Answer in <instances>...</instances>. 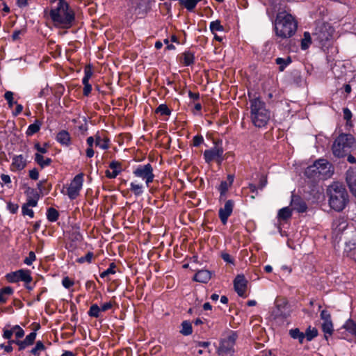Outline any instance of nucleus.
Here are the masks:
<instances>
[{"label": "nucleus", "mask_w": 356, "mask_h": 356, "mask_svg": "<svg viewBox=\"0 0 356 356\" xmlns=\"http://www.w3.org/2000/svg\"><path fill=\"white\" fill-rule=\"evenodd\" d=\"M44 13L49 15L54 26L60 29L70 28L75 19L74 13L65 0H53L51 8Z\"/></svg>", "instance_id": "1"}, {"label": "nucleus", "mask_w": 356, "mask_h": 356, "mask_svg": "<svg viewBox=\"0 0 356 356\" xmlns=\"http://www.w3.org/2000/svg\"><path fill=\"white\" fill-rule=\"evenodd\" d=\"M271 118V112L259 97L250 99V118L252 124L258 128L265 127Z\"/></svg>", "instance_id": "2"}, {"label": "nucleus", "mask_w": 356, "mask_h": 356, "mask_svg": "<svg viewBox=\"0 0 356 356\" xmlns=\"http://www.w3.org/2000/svg\"><path fill=\"white\" fill-rule=\"evenodd\" d=\"M297 27L298 23L291 14L286 11H281L277 14L275 29L278 37L282 38L291 37L295 34Z\"/></svg>", "instance_id": "3"}, {"label": "nucleus", "mask_w": 356, "mask_h": 356, "mask_svg": "<svg viewBox=\"0 0 356 356\" xmlns=\"http://www.w3.org/2000/svg\"><path fill=\"white\" fill-rule=\"evenodd\" d=\"M329 204L334 210L342 211L348 202V195L346 188L338 183L330 185L327 189Z\"/></svg>", "instance_id": "4"}, {"label": "nucleus", "mask_w": 356, "mask_h": 356, "mask_svg": "<svg viewBox=\"0 0 356 356\" xmlns=\"http://www.w3.org/2000/svg\"><path fill=\"white\" fill-rule=\"evenodd\" d=\"M305 174L314 180L326 179L332 176L333 169L327 160L318 159L306 168Z\"/></svg>", "instance_id": "5"}, {"label": "nucleus", "mask_w": 356, "mask_h": 356, "mask_svg": "<svg viewBox=\"0 0 356 356\" xmlns=\"http://www.w3.org/2000/svg\"><path fill=\"white\" fill-rule=\"evenodd\" d=\"M332 149L335 156L343 157L356 149V140L350 134H341L335 139Z\"/></svg>", "instance_id": "6"}, {"label": "nucleus", "mask_w": 356, "mask_h": 356, "mask_svg": "<svg viewBox=\"0 0 356 356\" xmlns=\"http://www.w3.org/2000/svg\"><path fill=\"white\" fill-rule=\"evenodd\" d=\"M203 157L207 164L216 162L218 165H221L225 159L222 142H215L213 147L204 150Z\"/></svg>", "instance_id": "7"}, {"label": "nucleus", "mask_w": 356, "mask_h": 356, "mask_svg": "<svg viewBox=\"0 0 356 356\" xmlns=\"http://www.w3.org/2000/svg\"><path fill=\"white\" fill-rule=\"evenodd\" d=\"M334 29L327 23L318 24L313 33V38L321 45L325 46L332 38Z\"/></svg>", "instance_id": "8"}, {"label": "nucleus", "mask_w": 356, "mask_h": 356, "mask_svg": "<svg viewBox=\"0 0 356 356\" xmlns=\"http://www.w3.org/2000/svg\"><path fill=\"white\" fill-rule=\"evenodd\" d=\"M133 175L145 181L147 187L154 181V175L153 168L150 163L138 165L133 170Z\"/></svg>", "instance_id": "9"}, {"label": "nucleus", "mask_w": 356, "mask_h": 356, "mask_svg": "<svg viewBox=\"0 0 356 356\" xmlns=\"http://www.w3.org/2000/svg\"><path fill=\"white\" fill-rule=\"evenodd\" d=\"M6 280L10 283H16L19 281L29 284L32 281L31 271L26 269H20L6 275Z\"/></svg>", "instance_id": "10"}, {"label": "nucleus", "mask_w": 356, "mask_h": 356, "mask_svg": "<svg viewBox=\"0 0 356 356\" xmlns=\"http://www.w3.org/2000/svg\"><path fill=\"white\" fill-rule=\"evenodd\" d=\"M236 339V334L232 332L226 339L221 340L220 346L218 349V354L220 356H227L232 352L235 341Z\"/></svg>", "instance_id": "11"}, {"label": "nucleus", "mask_w": 356, "mask_h": 356, "mask_svg": "<svg viewBox=\"0 0 356 356\" xmlns=\"http://www.w3.org/2000/svg\"><path fill=\"white\" fill-rule=\"evenodd\" d=\"M83 183V174L80 173L74 177L67 188V195L71 200H74L79 195L82 188Z\"/></svg>", "instance_id": "12"}, {"label": "nucleus", "mask_w": 356, "mask_h": 356, "mask_svg": "<svg viewBox=\"0 0 356 356\" xmlns=\"http://www.w3.org/2000/svg\"><path fill=\"white\" fill-rule=\"evenodd\" d=\"M234 207V202L232 200H227L224 207L218 211L219 218L223 225L227 222L228 218L231 216Z\"/></svg>", "instance_id": "13"}, {"label": "nucleus", "mask_w": 356, "mask_h": 356, "mask_svg": "<svg viewBox=\"0 0 356 356\" xmlns=\"http://www.w3.org/2000/svg\"><path fill=\"white\" fill-rule=\"evenodd\" d=\"M234 286L236 292L241 297H245L247 289V280L243 275H238L234 280Z\"/></svg>", "instance_id": "14"}, {"label": "nucleus", "mask_w": 356, "mask_h": 356, "mask_svg": "<svg viewBox=\"0 0 356 356\" xmlns=\"http://www.w3.org/2000/svg\"><path fill=\"white\" fill-rule=\"evenodd\" d=\"M346 181L352 193L356 197V168H350L347 171Z\"/></svg>", "instance_id": "15"}, {"label": "nucleus", "mask_w": 356, "mask_h": 356, "mask_svg": "<svg viewBox=\"0 0 356 356\" xmlns=\"http://www.w3.org/2000/svg\"><path fill=\"white\" fill-rule=\"evenodd\" d=\"M346 181L352 193L356 197V168H350L347 171Z\"/></svg>", "instance_id": "16"}, {"label": "nucleus", "mask_w": 356, "mask_h": 356, "mask_svg": "<svg viewBox=\"0 0 356 356\" xmlns=\"http://www.w3.org/2000/svg\"><path fill=\"white\" fill-rule=\"evenodd\" d=\"M291 206L292 209L296 210L299 213L305 212L307 210L306 203L298 196H292Z\"/></svg>", "instance_id": "17"}, {"label": "nucleus", "mask_w": 356, "mask_h": 356, "mask_svg": "<svg viewBox=\"0 0 356 356\" xmlns=\"http://www.w3.org/2000/svg\"><path fill=\"white\" fill-rule=\"evenodd\" d=\"M347 227L348 223L343 218H337L332 223V230L336 236L341 234Z\"/></svg>", "instance_id": "18"}, {"label": "nucleus", "mask_w": 356, "mask_h": 356, "mask_svg": "<svg viewBox=\"0 0 356 356\" xmlns=\"http://www.w3.org/2000/svg\"><path fill=\"white\" fill-rule=\"evenodd\" d=\"M35 337L36 333L35 332H32L28 334L24 340L16 341V344L19 346V350H24L26 347L32 345L35 339Z\"/></svg>", "instance_id": "19"}, {"label": "nucleus", "mask_w": 356, "mask_h": 356, "mask_svg": "<svg viewBox=\"0 0 356 356\" xmlns=\"http://www.w3.org/2000/svg\"><path fill=\"white\" fill-rule=\"evenodd\" d=\"M26 165V160L22 155L15 156L13 158L12 168L15 170H22Z\"/></svg>", "instance_id": "20"}, {"label": "nucleus", "mask_w": 356, "mask_h": 356, "mask_svg": "<svg viewBox=\"0 0 356 356\" xmlns=\"http://www.w3.org/2000/svg\"><path fill=\"white\" fill-rule=\"evenodd\" d=\"M211 277V273L207 270H199L194 276V280L196 282L207 283Z\"/></svg>", "instance_id": "21"}, {"label": "nucleus", "mask_w": 356, "mask_h": 356, "mask_svg": "<svg viewBox=\"0 0 356 356\" xmlns=\"http://www.w3.org/2000/svg\"><path fill=\"white\" fill-rule=\"evenodd\" d=\"M108 143L109 139L104 135H95V145L102 149H107L109 147Z\"/></svg>", "instance_id": "22"}, {"label": "nucleus", "mask_w": 356, "mask_h": 356, "mask_svg": "<svg viewBox=\"0 0 356 356\" xmlns=\"http://www.w3.org/2000/svg\"><path fill=\"white\" fill-rule=\"evenodd\" d=\"M35 161L42 168H44L51 165L52 160L50 158L44 157L39 153L35 154Z\"/></svg>", "instance_id": "23"}, {"label": "nucleus", "mask_w": 356, "mask_h": 356, "mask_svg": "<svg viewBox=\"0 0 356 356\" xmlns=\"http://www.w3.org/2000/svg\"><path fill=\"white\" fill-rule=\"evenodd\" d=\"M13 292V289L10 286H6L0 289V304L6 303Z\"/></svg>", "instance_id": "24"}, {"label": "nucleus", "mask_w": 356, "mask_h": 356, "mask_svg": "<svg viewBox=\"0 0 356 356\" xmlns=\"http://www.w3.org/2000/svg\"><path fill=\"white\" fill-rule=\"evenodd\" d=\"M56 140L62 145H69L70 141L69 133L66 131H60L56 136Z\"/></svg>", "instance_id": "25"}, {"label": "nucleus", "mask_w": 356, "mask_h": 356, "mask_svg": "<svg viewBox=\"0 0 356 356\" xmlns=\"http://www.w3.org/2000/svg\"><path fill=\"white\" fill-rule=\"evenodd\" d=\"M130 191L136 195L140 196L144 193V186L141 184L132 181L130 183Z\"/></svg>", "instance_id": "26"}, {"label": "nucleus", "mask_w": 356, "mask_h": 356, "mask_svg": "<svg viewBox=\"0 0 356 356\" xmlns=\"http://www.w3.org/2000/svg\"><path fill=\"white\" fill-rule=\"evenodd\" d=\"M42 122L40 120H36L33 124H31L28 127L27 130L26 131V134L27 136H32L35 134V133L39 131Z\"/></svg>", "instance_id": "27"}, {"label": "nucleus", "mask_w": 356, "mask_h": 356, "mask_svg": "<svg viewBox=\"0 0 356 356\" xmlns=\"http://www.w3.org/2000/svg\"><path fill=\"white\" fill-rule=\"evenodd\" d=\"M289 335L291 338L298 339L300 343H302L305 340V333L300 332L298 328L290 330Z\"/></svg>", "instance_id": "28"}, {"label": "nucleus", "mask_w": 356, "mask_h": 356, "mask_svg": "<svg viewBox=\"0 0 356 356\" xmlns=\"http://www.w3.org/2000/svg\"><path fill=\"white\" fill-rule=\"evenodd\" d=\"M292 209L289 207H284L281 209L277 214V217L280 220H286L291 218L292 212Z\"/></svg>", "instance_id": "29"}, {"label": "nucleus", "mask_w": 356, "mask_h": 356, "mask_svg": "<svg viewBox=\"0 0 356 356\" xmlns=\"http://www.w3.org/2000/svg\"><path fill=\"white\" fill-rule=\"evenodd\" d=\"M194 59V54L191 51H185L182 54V63L186 66L193 64Z\"/></svg>", "instance_id": "30"}, {"label": "nucleus", "mask_w": 356, "mask_h": 356, "mask_svg": "<svg viewBox=\"0 0 356 356\" xmlns=\"http://www.w3.org/2000/svg\"><path fill=\"white\" fill-rule=\"evenodd\" d=\"M322 330L326 339L327 338V335L331 336L334 330L332 321H324L322 323Z\"/></svg>", "instance_id": "31"}, {"label": "nucleus", "mask_w": 356, "mask_h": 356, "mask_svg": "<svg viewBox=\"0 0 356 356\" xmlns=\"http://www.w3.org/2000/svg\"><path fill=\"white\" fill-rule=\"evenodd\" d=\"M181 329L180 333L184 336H188L192 334L193 328L191 323L188 321H184L181 323Z\"/></svg>", "instance_id": "32"}, {"label": "nucleus", "mask_w": 356, "mask_h": 356, "mask_svg": "<svg viewBox=\"0 0 356 356\" xmlns=\"http://www.w3.org/2000/svg\"><path fill=\"white\" fill-rule=\"evenodd\" d=\"M275 63L279 65L280 71L282 72L291 63V59L289 57L287 58H277L275 59Z\"/></svg>", "instance_id": "33"}, {"label": "nucleus", "mask_w": 356, "mask_h": 356, "mask_svg": "<svg viewBox=\"0 0 356 356\" xmlns=\"http://www.w3.org/2000/svg\"><path fill=\"white\" fill-rule=\"evenodd\" d=\"M303 38L301 41V49L306 50L309 48L312 42V37L309 32H305Z\"/></svg>", "instance_id": "34"}, {"label": "nucleus", "mask_w": 356, "mask_h": 356, "mask_svg": "<svg viewBox=\"0 0 356 356\" xmlns=\"http://www.w3.org/2000/svg\"><path fill=\"white\" fill-rule=\"evenodd\" d=\"M318 335V330L315 327H309L305 333V339L306 338L308 341H312Z\"/></svg>", "instance_id": "35"}, {"label": "nucleus", "mask_w": 356, "mask_h": 356, "mask_svg": "<svg viewBox=\"0 0 356 356\" xmlns=\"http://www.w3.org/2000/svg\"><path fill=\"white\" fill-rule=\"evenodd\" d=\"M58 212L54 208H49L47 211V218L50 222H56L58 218Z\"/></svg>", "instance_id": "36"}, {"label": "nucleus", "mask_w": 356, "mask_h": 356, "mask_svg": "<svg viewBox=\"0 0 356 356\" xmlns=\"http://www.w3.org/2000/svg\"><path fill=\"white\" fill-rule=\"evenodd\" d=\"M343 327L350 334L356 336V323L352 320H348L346 322Z\"/></svg>", "instance_id": "37"}, {"label": "nucleus", "mask_w": 356, "mask_h": 356, "mask_svg": "<svg viewBox=\"0 0 356 356\" xmlns=\"http://www.w3.org/2000/svg\"><path fill=\"white\" fill-rule=\"evenodd\" d=\"M101 312V307H99L97 304H93L90 306L88 314L91 317L98 318Z\"/></svg>", "instance_id": "38"}, {"label": "nucleus", "mask_w": 356, "mask_h": 356, "mask_svg": "<svg viewBox=\"0 0 356 356\" xmlns=\"http://www.w3.org/2000/svg\"><path fill=\"white\" fill-rule=\"evenodd\" d=\"M179 4L183 6L187 10L193 11L196 7L194 0H181Z\"/></svg>", "instance_id": "39"}, {"label": "nucleus", "mask_w": 356, "mask_h": 356, "mask_svg": "<svg viewBox=\"0 0 356 356\" xmlns=\"http://www.w3.org/2000/svg\"><path fill=\"white\" fill-rule=\"evenodd\" d=\"M45 349L44 345L40 341H37L35 347L31 349V353L35 356H39L41 351Z\"/></svg>", "instance_id": "40"}, {"label": "nucleus", "mask_w": 356, "mask_h": 356, "mask_svg": "<svg viewBox=\"0 0 356 356\" xmlns=\"http://www.w3.org/2000/svg\"><path fill=\"white\" fill-rule=\"evenodd\" d=\"M92 74V67L90 65H86L84 68V76L83 77L82 83L89 82Z\"/></svg>", "instance_id": "41"}, {"label": "nucleus", "mask_w": 356, "mask_h": 356, "mask_svg": "<svg viewBox=\"0 0 356 356\" xmlns=\"http://www.w3.org/2000/svg\"><path fill=\"white\" fill-rule=\"evenodd\" d=\"M209 28L213 33H214L216 31H223V26L220 24V22L219 20L211 22L210 23Z\"/></svg>", "instance_id": "42"}, {"label": "nucleus", "mask_w": 356, "mask_h": 356, "mask_svg": "<svg viewBox=\"0 0 356 356\" xmlns=\"http://www.w3.org/2000/svg\"><path fill=\"white\" fill-rule=\"evenodd\" d=\"M115 268L116 266L114 263H111L109 268L106 269V270L103 271L102 273H100V277L102 278H105L106 277L108 276L109 275H113L115 273Z\"/></svg>", "instance_id": "43"}, {"label": "nucleus", "mask_w": 356, "mask_h": 356, "mask_svg": "<svg viewBox=\"0 0 356 356\" xmlns=\"http://www.w3.org/2000/svg\"><path fill=\"white\" fill-rule=\"evenodd\" d=\"M155 112L161 115H169L170 114V111L165 104H160Z\"/></svg>", "instance_id": "44"}, {"label": "nucleus", "mask_w": 356, "mask_h": 356, "mask_svg": "<svg viewBox=\"0 0 356 356\" xmlns=\"http://www.w3.org/2000/svg\"><path fill=\"white\" fill-rule=\"evenodd\" d=\"M14 93L11 91H6L4 94V98L8 102V107L11 108L14 104H17V102L13 101Z\"/></svg>", "instance_id": "45"}, {"label": "nucleus", "mask_w": 356, "mask_h": 356, "mask_svg": "<svg viewBox=\"0 0 356 356\" xmlns=\"http://www.w3.org/2000/svg\"><path fill=\"white\" fill-rule=\"evenodd\" d=\"M13 334L15 336L17 339H19L24 335V331L23 329L19 325L13 326Z\"/></svg>", "instance_id": "46"}, {"label": "nucleus", "mask_w": 356, "mask_h": 356, "mask_svg": "<svg viewBox=\"0 0 356 356\" xmlns=\"http://www.w3.org/2000/svg\"><path fill=\"white\" fill-rule=\"evenodd\" d=\"M93 253L91 252H88L85 257H81L80 258H78L76 261L80 264H83L84 262L90 263L92 261V259L93 258Z\"/></svg>", "instance_id": "47"}, {"label": "nucleus", "mask_w": 356, "mask_h": 356, "mask_svg": "<svg viewBox=\"0 0 356 356\" xmlns=\"http://www.w3.org/2000/svg\"><path fill=\"white\" fill-rule=\"evenodd\" d=\"M343 118L346 120V124L348 125H351V118H352V113L350 110L348 108H344L343 109Z\"/></svg>", "instance_id": "48"}, {"label": "nucleus", "mask_w": 356, "mask_h": 356, "mask_svg": "<svg viewBox=\"0 0 356 356\" xmlns=\"http://www.w3.org/2000/svg\"><path fill=\"white\" fill-rule=\"evenodd\" d=\"M36 257L33 252L31 251L29 256L24 260L25 264L30 266L35 260Z\"/></svg>", "instance_id": "49"}, {"label": "nucleus", "mask_w": 356, "mask_h": 356, "mask_svg": "<svg viewBox=\"0 0 356 356\" xmlns=\"http://www.w3.org/2000/svg\"><path fill=\"white\" fill-rule=\"evenodd\" d=\"M229 186H230V185L226 181H222L220 183L219 188H218V190L220 193V195H225V193L227 191Z\"/></svg>", "instance_id": "50"}, {"label": "nucleus", "mask_w": 356, "mask_h": 356, "mask_svg": "<svg viewBox=\"0 0 356 356\" xmlns=\"http://www.w3.org/2000/svg\"><path fill=\"white\" fill-rule=\"evenodd\" d=\"M109 168L114 171H118L120 174L121 172V163L118 161H113L109 164Z\"/></svg>", "instance_id": "51"}, {"label": "nucleus", "mask_w": 356, "mask_h": 356, "mask_svg": "<svg viewBox=\"0 0 356 356\" xmlns=\"http://www.w3.org/2000/svg\"><path fill=\"white\" fill-rule=\"evenodd\" d=\"M62 284L65 288L69 289L74 285V282L68 277H65L62 280Z\"/></svg>", "instance_id": "52"}, {"label": "nucleus", "mask_w": 356, "mask_h": 356, "mask_svg": "<svg viewBox=\"0 0 356 356\" xmlns=\"http://www.w3.org/2000/svg\"><path fill=\"white\" fill-rule=\"evenodd\" d=\"M13 335V327L10 329H8L6 327L3 329V337L6 339H10Z\"/></svg>", "instance_id": "53"}, {"label": "nucleus", "mask_w": 356, "mask_h": 356, "mask_svg": "<svg viewBox=\"0 0 356 356\" xmlns=\"http://www.w3.org/2000/svg\"><path fill=\"white\" fill-rule=\"evenodd\" d=\"M204 141V138L201 135L195 136L193 138V144L194 146L197 147Z\"/></svg>", "instance_id": "54"}, {"label": "nucleus", "mask_w": 356, "mask_h": 356, "mask_svg": "<svg viewBox=\"0 0 356 356\" xmlns=\"http://www.w3.org/2000/svg\"><path fill=\"white\" fill-rule=\"evenodd\" d=\"M22 213L24 215H27L30 216L31 218H33L34 216V212L32 209H29V207L26 205H24L22 207Z\"/></svg>", "instance_id": "55"}, {"label": "nucleus", "mask_w": 356, "mask_h": 356, "mask_svg": "<svg viewBox=\"0 0 356 356\" xmlns=\"http://www.w3.org/2000/svg\"><path fill=\"white\" fill-rule=\"evenodd\" d=\"M321 318L323 321V322L331 321L330 314L326 310H323L321 312Z\"/></svg>", "instance_id": "56"}, {"label": "nucleus", "mask_w": 356, "mask_h": 356, "mask_svg": "<svg viewBox=\"0 0 356 356\" xmlns=\"http://www.w3.org/2000/svg\"><path fill=\"white\" fill-rule=\"evenodd\" d=\"M83 84L84 85V87H83V95L85 96H88L90 93V92L92 90V86L89 83V82L83 83Z\"/></svg>", "instance_id": "57"}, {"label": "nucleus", "mask_w": 356, "mask_h": 356, "mask_svg": "<svg viewBox=\"0 0 356 356\" xmlns=\"http://www.w3.org/2000/svg\"><path fill=\"white\" fill-rule=\"evenodd\" d=\"M29 177L33 180H37L39 177V172L36 168H33L29 171Z\"/></svg>", "instance_id": "58"}, {"label": "nucleus", "mask_w": 356, "mask_h": 356, "mask_svg": "<svg viewBox=\"0 0 356 356\" xmlns=\"http://www.w3.org/2000/svg\"><path fill=\"white\" fill-rule=\"evenodd\" d=\"M34 147L35 149L38 151L37 153L42 154L47 152V149L46 148V147H41L38 143H35Z\"/></svg>", "instance_id": "59"}, {"label": "nucleus", "mask_w": 356, "mask_h": 356, "mask_svg": "<svg viewBox=\"0 0 356 356\" xmlns=\"http://www.w3.org/2000/svg\"><path fill=\"white\" fill-rule=\"evenodd\" d=\"M221 257L225 261H226L227 263H230V264L234 263L233 259L228 253L223 252V253H222Z\"/></svg>", "instance_id": "60"}, {"label": "nucleus", "mask_w": 356, "mask_h": 356, "mask_svg": "<svg viewBox=\"0 0 356 356\" xmlns=\"http://www.w3.org/2000/svg\"><path fill=\"white\" fill-rule=\"evenodd\" d=\"M119 175V173L118 172V171H114L113 170L112 172L109 171V170H106V176L108 177V178H110V179H114L118 175Z\"/></svg>", "instance_id": "61"}, {"label": "nucleus", "mask_w": 356, "mask_h": 356, "mask_svg": "<svg viewBox=\"0 0 356 356\" xmlns=\"http://www.w3.org/2000/svg\"><path fill=\"white\" fill-rule=\"evenodd\" d=\"M8 208L11 213H15L17 212L18 209V206L15 204L10 202L8 204Z\"/></svg>", "instance_id": "62"}, {"label": "nucleus", "mask_w": 356, "mask_h": 356, "mask_svg": "<svg viewBox=\"0 0 356 356\" xmlns=\"http://www.w3.org/2000/svg\"><path fill=\"white\" fill-rule=\"evenodd\" d=\"M113 305L111 302H105L101 306L102 312H106L112 307Z\"/></svg>", "instance_id": "63"}, {"label": "nucleus", "mask_w": 356, "mask_h": 356, "mask_svg": "<svg viewBox=\"0 0 356 356\" xmlns=\"http://www.w3.org/2000/svg\"><path fill=\"white\" fill-rule=\"evenodd\" d=\"M1 179L4 184H9L11 182L10 177L8 175H1Z\"/></svg>", "instance_id": "64"}]
</instances>
